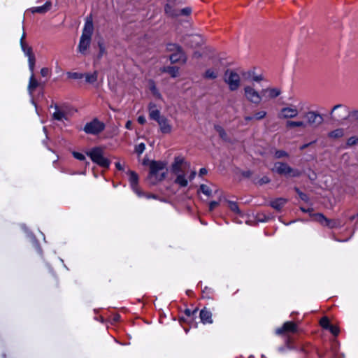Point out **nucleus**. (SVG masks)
<instances>
[{
  "label": "nucleus",
  "mask_w": 358,
  "mask_h": 358,
  "mask_svg": "<svg viewBox=\"0 0 358 358\" xmlns=\"http://www.w3.org/2000/svg\"><path fill=\"white\" fill-rule=\"evenodd\" d=\"M93 31L94 26L92 18L91 16H88L85 20L82 35L78 45V51L83 55H86L87 54V50L91 44Z\"/></svg>",
  "instance_id": "obj_1"
},
{
  "label": "nucleus",
  "mask_w": 358,
  "mask_h": 358,
  "mask_svg": "<svg viewBox=\"0 0 358 358\" xmlns=\"http://www.w3.org/2000/svg\"><path fill=\"white\" fill-rule=\"evenodd\" d=\"M167 174L166 164L159 161H152L150 164L148 180L155 185L162 181Z\"/></svg>",
  "instance_id": "obj_2"
},
{
  "label": "nucleus",
  "mask_w": 358,
  "mask_h": 358,
  "mask_svg": "<svg viewBox=\"0 0 358 358\" xmlns=\"http://www.w3.org/2000/svg\"><path fill=\"white\" fill-rule=\"evenodd\" d=\"M224 80L231 91H236L241 86L240 75L234 70L228 69L225 71Z\"/></svg>",
  "instance_id": "obj_3"
},
{
  "label": "nucleus",
  "mask_w": 358,
  "mask_h": 358,
  "mask_svg": "<svg viewBox=\"0 0 358 358\" xmlns=\"http://www.w3.org/2000/svg\"><path fill=\"white\" fill-rule=\"evenodd\" d=\"M175 175L174 182L180 187H185L188 185L189 180H192L196 176V171L192 170L188 175L187 170L182 169L173 172Z\"/></svg>",
  "instance_id": "obj_4"
},
{
  "label": "nucleus",
  "mask_w": 358,
  "mask_h": 358,
  "mask_svg": "<svg viewBox=\"0 0 358 358\" xmlns=\"http://www.w3.org/2000/svg\"><path fill=\"white\" fill-rule=\"evenodd\" d=\"M92 162L98 165L108 168L110 165V162L103 156V150L100 148H94L87 152Z\"/></svg>",
  "instance_id": "obj_5"
},
{
  "label": "nucleus",
  "mask_w": 358,
  "mask_h": 358,
  "mask_svg": "<svg viewBox=\"0 0 358 358\" xmlns=\"http://www.w3.org/2000/svg\"><path fill=\"white\" fill-rule=\"evenodd\" d=\"M349 109L343 104L334 106L330 113L331 119L336 122H343L348 118Z\"/></svg>",
  "instance_id": "obj_6"
},
{
  "label": "nucleus",
  "mask_w": 358,
  "mask_h": 358,
  "mask_svg": "<svg viewBox=\"0 0 358 358\" xmlns=\"http://www.w3.org/2000/svg\"><path fill=\"white\" fill-rule=\"evenodd\" d=\"M273 171L287 177H296L300 175L299 170L292 169L287 164L280 162L274 164Z\"/></svg>",
  "instance_id": "obj_7"
},
{
  "label": "nucleus",
  "mask_w": 358,
  "mask_h": 358,
  "mask_svg": "<svg viewBox=\"0 0 358 358\" xmlns=\"http://www.w3.org/2000/svg\"><path fill=\"white\" fill-rule=\"evenodd\" d=\"M128 174L129 176V180L130 182L131 187L132 190L139 196L141 197L145 196L147 199H157V196L154 194H144L139 188L138 185V175L132 171H128Z\"/></svg>",
  "instance_id": "obj_8"
},
{
  "label": "nucleus",
  "mask_w": 358,
  "mask_h": 358,
  "mask_svg": "<svg viewBox=\"0 0 358 358\" xmlns=\"http://www.w3.org/2000/svg\"><path fill=\"white\" fill-rule=\"evenodd\" d=\"M244 95L248 101L255 104H259L262 96L255 89L254 85L244 87Z\"/></svg>",
  "instance_id": "obj_9"
},
{
  "label": "nucleus",
  "mask_w": 358,
  "mask_h": 358,
  "mask_svg": "<svg viewBox=\"0 0 358 358\" xmlns=\"http://www.w3.org/2000/svg\"><path fill=\"white\" fill-rule=\"evenodd\" d=\"M299 110L296 106L287 105L282 108L278 113V117L280 119H292L298 116Z\"/></svg>",
  "instance_id": "obj_10"
},
{
  "label": "nucleus",
  "mask_w": 358,
  "mask_h": 358,
  "mask_svg": "<svg viewBox=\"0 0 358 358\" xmlns=\"http://www.w3.org/2000/svg\"><path fill=\"white\" fill-rule=\"evenodd\" d=\"M105 125L101 122L96 119L93 120L92 122H88L84 127V131L90 134H98L104 129Z\"/></svg>",
  "instance_id": "obj_11"
},
{
  "label": "nucleus",
  "mask_w": 358,
  "mask_h": 358,
  "mask_svg": "<svg viewBox=\"0 0 358 358\" xmlns=\"http://www.w3.org/2000/svg\"><path fill=\"white\" fill-rule=\"evenodd\" d=\"M306 117L307 118V122L310 125L317 127L323 122L322 116L315 111L308 112L306 114Z\"/></svg>",
  "instance_id": "obj_12"
},
{
  "label": "nucleus",
  "mask_w": 358,
  "mask_h": 358,
  "mask_svg": "<svg viewBox=\"0 0 358 358\" xmlns=\"http://www.w3.org/2000/svg\"><path fill=\"white\" fill-rule=\"evenodd\" d=\"M243 79L248 82H260L264 77L262 74L257 73L255 69L249 70L243 73Z\"/></svg>",
  "instance_id": "obj_13"
},
{
  "label": "nucleus",
  "mask_w": 358,
  "mask_h": 358,
  "mask_svg": "<svg viewBox=\"0 0 358 358\" xmlns=\"http://www.w3.org/2000/svg\"><path fill=\"white\" fill-rule=\"evenodd\" d=\"M298 328L295 323L292 322H286L281 327L276 329L275 333L278 335H280L289 332L294 333L296 332Z\"/></svg>",
  "instance_id": "obj_14"
},
{
  "label": "nucleus",
  "mask_w": 358,
  "mask_h": 358,
  "mask_svg": "<svg viewBox=\"0 0 358 358\" xmlns=\"http://www.w3.org/2000/svg\"><path fill=\"white\" fill-rule=\"evenodd\" d=\"M189 167V164L185 162L182 157H176L174 159V162L172 164V171L176 172L182 169L187 170Z\"/></svg>",
  "instance_id": "obj_15"
},
{
  "label": "nucleus",
  "mask_w": 358,
  "mask_h": 358,
  "mask_svg": "<svg viewBox=\"0 0 358 358\" xmlns=\"http://www.w3.org/2000/svg\"><path fill=\"white\" fill-rule=\"evenodd\" d=\"M157 122L159 126V129L162 133L170 134L172 131V124L166 117H162Z\"/></svg>",
  "instance_id": "obj_16"
},
{
  "label": "nucleus",
  "mask_w": 358,
  "mask_h": 358,
  "mask_svg": "<svg viewBox=\"0 0 358 358\" xmlns=\"http://www.w3.org/2000/svg\"><path fill=\"white\" fill-rule=\"evenodd\" d=\"M175 2L173 1L168 0L165 7V13L171 17H177L179 15L178 10L174 8Z\"/></svg>",
  "instance_id": "obj_17"
},
{
  "label": "nucleus",
  "mask_w": 358,
  "mask_h": 358,
  "mask_svg": "<svg viewBox=\"0 0 358 358\" xmlns=\"http://www.w3.org/2000/svg\"><path fill=\"white\" fill-rule=\"evenodd\" d=\"M261 93L268 99H274L278 96L281 92L278 88H266L262 90Z\"/></svg>",
  "instance_id": "obj_18"
},
{
  "label": "nucleus",
  "mask_w": 358,
  "mask_h": 358,
  "mask_svg": "<svg viewBox=\"0 0 358 358\" xmlns=\"http://www.w3.org/2000/svg\"><path fill=\"white\" fill-rule=\"evenodd\" d=\"M170 60L172 63L179 62H181L182 63L186 62V57L183 52L181 51V50H177V52L172 53L169 56Z\"/></svg>",
  "instance_id": "obj_19"
},
{
  "label": "nucleus",
  "mask_w": 358,
  "mask_h": 358,
  "mask_svg": "<svg viewBox=\"0 0 358 358\" xmlns=\"http://www.w3.org/2000/svg\"><path fill=\"white\" fill-rule=\"evenodd\" d=\"M149 116L151 119L156 121H158L163 117L160 115V111L154 103H150L149 105Z\"/></svg>",
  "instance_id": "obj_20"
},
{
  "label": "nucleus",
  "mask_w": 358,
  "mask_h": 358,
  "mask_svg": "<svg viewBox=\"0 0 358 358\" xmlns=\"http://www.w3.org/2000/svg\"><path fill=\"white\" fill-rule=\"evenodd\" d=\"M200 318L203 324H212V313L206 308L202 309L200 312Z\"/></svg>",
  "instance_id": "obj_21"
},
{
  "label": "nucleus",
  "mask_w": 358,
  "mask_h": 358,
  "mask_svg": "<svg viewBox=\"0 0 358 358\" xmlns=\"http://www.w3.org/2000/svg\"><path fill=\"white\" fill-rule=\"evenodd\" d=\"M85 82L88 84L95 85L98 80V71H94L92 73H87L84 74Z\"/></svg>",
  "instance_id": "obj_22"
},
{
  "label": "nucleus",
  "mask_w": 358,
  "mask_h": 358,
  "mask_svg": "<svg viewBox=\"0 0 358 358\" xmlns=\"http://www.w3.org/2000/svg\"><path fill=\"white\" fill-rule=\"evenodd\" d=\"M25 38V34L23 33L21 39H20V46L22 48V50L25 54L26 56L29 57L31 55H34L32 53V49L31 47L28 46L24 42V39Z\"/></svg>",
  "instance_id": "obj_23"
},
{
  "label": "nucleus",
  "mask_w": 358,
  "mask_h": 358,
  "mask_svg": "<svg viewBox=\"0 0 358 358\" xmlns=\"http://www.w3.org/2000/svg\"><path fill=\"white\" fill-rule=\"evenodd\" d=\"M55 112L52 113V117L56 120H62L66 119L65 113L57 105L54 106Z\"/></svg>",
  "instance_id": "obj_24"
},
{
  "label": "nucleus",
  "mask_w": 358,
  "mask_h": 358,
  "mask_svg": "<svg viewBox=\"0 0 358 358\" xmlns=\"http://www.w3.org/2000/svg\"><path fill=\"white\" fill-rule=\"evenodd\" d=\"M38 81L34 78V73H31L28 85V91L30 95L32 94L34 90L38 86Z\"/></svg>",
  "instance_id": "obj_25"
},
{
  "label": "nucleus",
  "mask_w": 358,
  "mask_h": 358,
  "mask_svg": "<svg viewBox=\"0 0 358 358\" xmlns=\"http://www.w3.org/2000/svg\"><path fill=\"white\" fill-rule=\"evenodd\" d=\"M286 199H283V198H278V199H276L273 201H271V206L278 210H280L283 206L286 203Z\"/></svg>",
  "instance_id": "obj_26"
},
{
  "label": "nucleus",
  "mask_w": 358,
  "mask_h": 358,
  "mask_svg": "<svg viewBox=\"0 0 358 358\" xmlns=\"http://www.w3.org/2000/svg\"><path fill=\"white\" fill-rule=\"evenodd\" d=\"M51 7L50 2H46L44 5L41 6L34 7L31 8L32 13H44L50 10Z\"/></svg>",
  "instance_id": "obj_27"
},
{
  "label": "nucleus",
  "mask_w": 358,
  "mask_h": 358,
  "mask_svg": "<svg viewBox=\"0 0 358 358\" xmlns=\"http://www.w3.org/2000/svg\"><path fill=\"white\" fill-rule=\"evenodd\" d=\"M306 123L303 121H292L288 120L286 122V127L288 129H292L294 127H306Z\"/></svg>",
  "instance_id": "obj_28"
},
{
  "label": "nucleus",
  "mask_w": 358,
  "mask_h": 358,
  "mask_svg": "<svg viewBox=\"0 0 358 358\" xmlns=\"http://www.w3.org/2000/svg\"><path fill=\"white\" fill-rule=\"evenodd\" d=\"M315 220L320 222L322 224L325 226H329L330 227H333L334 224H332V222L327 220L323 215L322 214H317L315 215Z\"/></svg>",
  "instance_id": "obj_29"
},
{
  "label": "nucleus",
  "mask_w": 358,
  "mask_h": 358,
  "mask_svg": "<svg viewBox=\"0 0 358 358\" xmlns=\"http://www.w3.org/2000/svg\"><path fill=\"white\" fill-rule=\"evenodd\" d=\"M344 135V130L343 129L338 128L332 131H331L329 134V137L331 138H339L343 136Z\"/></svg>",
  "instance_id": "obj_30"
},
{
  "label": "nucleus",
  "mask_w": 358,
  "mask_h": 358,
  "mask_svg": "<svg viewBox=\"0 0 358 358\" xmlns=\"http://www.w3.org/2000/svg\"><path fill=\"white\" fill-rule=\"evenodd\" d=\"M218 76V71L215 69H208L204 73V78L207 79H215Z\"/></svg>",
  "instance_id": "obj_31"
},
{
  "label": "nucleus",
  "mask_w": 358,
  "mask_h": 358,
  "mask_svg": "<svg viewBox=\"0 0 358 358\" xmlns=\"http://www.w3.org/2000/svg\"><path fill=\"white\" fill-rule=\"evenodd\" d=\"M199 191L208 196H210L212 194V189L210 186L206 184H201L200 185Z\"/></svg>",
  "instance_id": "obj_32"
},
{
  "label": "nucleus",
  "mask_w": 358,
  "mask_h": 358,
  "mask_svg": "<svg viewBox=\"0 0 358 358\" xmlns=\"http://www.w3.org/2000/svg\"><path fill=\"white\" fill-rule=\"evenodd\" d=\"M165 71L168 72L173 78L178 77L179 76V69L178 68L171 66V67H167L164 70Z\"/></svg>",
  "instance_id": "obj_33"
},
{
  "label": "nucleus",
  "mask_w": 358,
  "mask_h": 358,
  "mask_svg": "<svg viewBox=\"0 0 358 358\" xmlns=\"http://www.w3.org/2000/svg\"><path fill=\"white\" fill-rule=\"evenodd\" d=\"M228 207L232 210L233 212L239 214L241 213L240 210L238 208V206L236 203L234 201H227Z\"/></svg>",
  "instance_id": "obj_34"
},
{
  "label": "nucleus",
  "mask_w": 358,
  "mask_h": 358,
  "mask_svg": "<svg viewBox=\"0 0 358 358\" xmlns=\"http://www.w3.org/2000/svg\"><path fill=\"white\" fill-rule=\"evenodd\" d=\"M66 75L69 78L71 79H81L84 77V74L78 72H68Z\"/></svg>",
  "instance_id": "obj_35"
},
{
  "label": "nucleus",
  "mask_w": 358,
  "mask_h": 358,
  "mask_svg": "<svg viewBox=\"0 0 358 358\" xmlns=\"http://www.w3.org/2000/svg\"><path fill=\"white\" fill-rule=\"evenodd\" d=\"M215 129L216 131L219 134L220 138H222L224 141L227 140V134L220 126H215Z\"/></svg>",
  "instance_id": "obj_36"
},
{
  "label": "nucleus",
  "mask_w": 358,
  "mask_h": 358,
  "mask_svg": "<svg viewBox=\"0 0 358 358\" xmlns=\"http://www.w3.org/2000/svg\"><path fill=\"white\" fill-rule=\"evenodd\" d=\"M149 89L152 92L153 95H155L156 97H157L159 99H161V94L158 92L156 86L155 85V84L153 83H150Z\"/></svg>",
  "instance_id": "obj_37"
},
{
  "label": "nucleus",
  "mask_w": 358,
  "mask_h": 358,
  "mask_svg": "<svg viewBox=\"0 0 358 358\" xmlns=\"http://www.w3.org/2000/svg\"><path fill=\"white\" fill-rule=\"evenodd\" d=\"M29 68L31 73H34V69L35 65V57L34 55L28 57Z\"/></svg>",
  "instance_id": "obj_38"
},
{
  "label": "nucleus",
  "mask_w": 358,
  "mask_h": 358,
  "mask_svg": "<svg viewBox=\"0 0 358 358\" xmlns=\"http://www.w3.org/2000/svg\"><path fill=\"white\" fill-rule=\"evenodd\" d=\"M145 150V145L143 143H141L135 147V152L138 155H141Z\"/></svg>",
  "instance_id": "obj_39"
},
{
  "label": "nucleus",
  "mask_w": 358,
  "mask_h": 358,
  "mask_svg": "<svg viewBox=\"0 0 358 358\" xmlns=\"http://www.w3.org/2000/svg\"><path fill=\"white\" fill-rule=\"evenodd\" d=\"M320 325L324 328V329H328L329 327V326L331 325L329 324V321L328 320L327 317H322L321 320H320Z\"/></svg>",
  "instance_id": "obj_40"
},
{
  "label": "nucleus",
  "mask_w": 358,
  "mask_h": 358,
  "mask_svg": "<svg viewBox=\"0 0 358 358\" xmlns=\"http://www.w3.org/2000/svg\"><path fill=\"white\" fill-rule=\"evenodd\" d=\"M266 115V112L264 110L258 111L255 113L254 117L256 120H262Z\"/></svg>",
  "instance_id": "obj_41"
},
{
  "label": "nucleus",
  "mask_w": 358,
  "mask_h": 358,
  "mask_svg": "<svg viewBox=\"0 0 358 358\" xmlns=\"http://www.w3.org/2000/svg\"><path fill=\"white\" fill-rule=\"evenodd\" d=\"M348 117H350L354 120L358 121V110H349Z\"/></svg>",
  "instance_id": "obj_42"
},
{
  "label": "nucleus",
  "mask_w": 358,
  "mask_h": 358,
  "mask_svg": "<svg viewBox=\"0 0 358 358\" xmlns=\"http://www.w3.org/2000/svg\"><path fill=\"white\" fill-rule=\"evenodd\" d=\"M179 15H188L191 13L192 9L189 7L182 8L180 10H178Z\"/></svg>",
  "instance_id": "obj_43"
},
{
  "label": "nucleus",
  "mask_w": 358,
  "mask_h": 358,
  "mask_svg": "<svg viewBox=\"0 0 358 358\" xmlns=\"http://www.w3.org/2000/svg\"><path fill=\"white\" fill-rule=\"evenodd\" d=\"M275 157L276 158L287 157H288V154L286 152L283 151V150H277L275 152Z\"/></svg>",
  "instance_id": "obj_44"
},
{
  "label": "nucleus",
  "mask_w": 358,
  "mask_h": 358,
  "mask_svg": "<svg viewBox=\"0 0 358 358\" xmlns=\"http://www.w3.org/2000/svg\"><path fill=\"white\" fill-rule=\"evenodd\" d=\"M99 53L98 55V58H101L106 53V49L104 45L101 43H99Z\"/></svg>",
  "instance_id": "obj_45"
},
{
  "label": "nucleus",
  "mask_w": 358,
  "mask_h": 358,
  "mask_svg": "<svg viewBox=\"0 0 358 358\" xmlns=\"http://www.w3.org/2000/svg\"><path fill=\"white\" fill-rule=\"evenodd\" d=\"M358 141V138L356 136H352L349 138L347 141V145H355Z\"/></svg>",
  "instance_id": "obj_46"
},
{
  "label": "nucleus",
  "mask_w": 358,
  "mask_h": 358,
  "mask_svg": "<svg viewBox=\"0 0 358 358\" xmlns=\"http://www.w3.org/2000/svg\"><path fill=\"white\" fill-rule=\"evenodd\" d=\"M167 50L169 51V52H177V50H180V48L178 47L175 44H169L167 45Z\"/></svg>",
  "instance_id": "obj_47"
},
{
  "label": "nucleus",
  "mask_w": 358,
  "mask_h": 358,
  "mask_svg": "<svg viewBox=\"0 0 358 358\" xmlns=\"http://www.w3.org/2000/svg\"><path fill=\"white\" fill-rule=\"evenodd\" d=\"M73 157L78 159V160H80V161H83L85 159V157L84 155L80 153V152H73Z\"/></svg>",
  "instance_id": "obj_48"
},
{
  "label": "nucleus",
  "mask_w": 358,
  "mask_h": 358,
  "mask_svg": "<svg viewBox=\"0 0 358 358\" xmlns=\"http://www.w3.org/2000/svg\"><path fill=\"white\" fill-rule=\"evenodd\" d=\"M328 329H329L331 333L335 336L338 335L339 333V329L336 326L330 325Z\"/></svg>",
  "instance_id": "obj_49"
},
{
  "label": "nucleus",
  "mask_w": 358,
  "mask_h": 358,
  "mask_svg": "<svg viewBox=\"0 0 358 358\" xmlns=\"http://www.w3.org/2000/svg\"><path fill=\"white\" fill-rule=\"evenodd\" d=\"M218 206H219L218 201H211L209 203V210H210V211L213 210Z\"/></svg>",
  "instance_id": "obj_50"
},
{
  "label": "nucleus",
  "mask_w": 358,
  "mask_h": 358,
  "mask_svg": "<svg viewBox=\"0 0 358 358\" xmlns=\"http://www.w3.org/2000/svg\"><path fill=\"white\" fill-rule=\"evenodd\" d=\"M49 72H50V71H49V69L48 68H43L41 70V74L43 77L48 76V74H49Z\"/></svg>",
  "instance_id": "obj_51"
},
{
  "label": "nucleus",
  "mask_w": 358,
  "mask_h": 358,
  "mask_svg": "<svg viewBox=\"0 0 358 358\" xmlns=\"http://www.w3.org/2000/svg\"><path fill=\"white\" fill-rule=\"evenodd\" d=\"M138 122L141 124H143L145 123L146 122V120H145V117L144 116H139L138 117Z\"/></svg>",
  "instance_id": "obj_52"
},
{
  "label": "nucleus",
  "mask_w": 358,
  "mask_h": 358,
  "mask_svg": "<svg viewBox=\"0 0 358 358\" xmlns=\"http://www.w3.org/2000/svg\"><path fill=\"white\" fill-rule=\"evenodd\" d=\"M207 173V170L205 169V168H201L200 170H199V176H203L204 175H206Z\"/></svg>",
  "instance_id": "obj_53"
},
{
  "label": "nucleus",
  "mask_w": 358,
  "mask_h": 358,
  "mask_svg": "<svg viewBox=\"0 0 358 358\" xmlns=\"http://www.w3.org/2000/svg\"><path fill=\"white\" fill-rule=\"evenodd\" d=\"M269 182V179L267 177H264L259 180L260 184H265Z\"/></svg>",
  "instance_id": "obj_54"
},
{
  "label": "nucleus",
  "mask_w": 358,
  "mask_h": 358,
  "mask_svg": "<svg viewBox=\"0 0 358 358\" xmlns=\"http://www.w3.org/2000/svg\"><path fill=\"white\" fill-rule=\"evenodd\" d=\"M131 125H132V122H131V121L128 120V121L127 122V123H126L125 127H126V128H127V129H131Z\"/></svg>",
  "instance_id": "obj_55"
},
{
  "label": "nucleus",
  "mask_w": 358,
  "mask_h": 358,
  "mask_svg": "<svg viewBox=\"0 0 358 358\" xmlns=\"http://www.w3.org/2000/svg\"><path fill=\"white\" fill-rule=\"evenodd\" d=\"M115 166L119 170H123V166H122V164L120 162H116Z\"/></svg>",
  "instance_id": "obj_56"
},
{
  "label": "nucleus",
  "mask_w": 358,
  "mask_h": 358,
  "mask_svg": "<svg viewBox=\"0 0 358 358\" xmlns=\"http://www.w3.org/2000/svg\"><path fill=\"white\" fill-rule=\"evenodd\" d=\"M300 197L303 199V200H305L306 199V195L302 194V193H300Z\"/></svg>",
  "instance_id": "obj_57"
},
{
  "label": "nucleus",
  "mask_w": 358,
  "mask_h": 358,
  "mask_svg": "<svg viewBox=\"0 0 358 358\" xmlns=\"http://www.w3.org/2000/svg\"><path fill=\"white\" fill-rule=\"evenodd\" d=\"M186 314H187V315H190V314H191L190 310H186Z\"/></svg>",
  "instance_id": "obj_58"
},
{
  "label": "nucleus",
  "mask_w": 358,
  "mask_h": 358,
  "mask_svg": "<svg viewBox=\"0 0 358 358\" xmlns=\"http://www.w3.org/2000/svg\"><path fill=\"white\" fill-rule=\"evenodd\" d=\"M252 119V117H245L246 120H251Z\"/></svg>",
  "instance_id": "obj_59"
},
{
  "label": "nucleus",
  "mask_w": 358,
  "mask_h": 358,
  "mask_svg": "<svg viewBox=\"0 0 358 358\" xmlns=\"http://www.w3.org/2000/svg\"><path fill=\"white\" fill-rule=\"evenodd\" d=\"M195 38H196V39H199V36H195Z\"/></svg>",
  "instance_id": "obj_60"
},
{
  "label": "nucleus",
  "mask_w": 358,
  "mask_h": 358,
  "mask_svg": "<svg viewBox=\"0 0 358 358\" xmlns=\"http://www.w3.org/2000/svg\"><path fill=\"white\" fill-rule=\"evenodd\" d=\"M357 215H358V213H357Z\"/></svg>",
  "instance_id": "obj_61"
}]
</instances>
